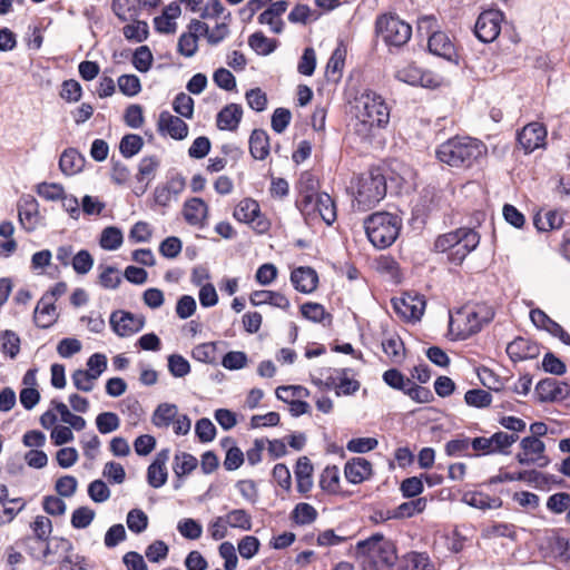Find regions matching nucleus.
Listing matches in <instances>:
<instances>
[{"mask_svg": "<svg viewBox=\"0 0 570 570\" xmlns=\"http://www.w3.org/2000/svg\"><path fill=\"white\" fill-rule=\"evenodd\" d=\"M487 154V146L475 138L453 137L441 144L436 157L441 163L456 168H470Z\"/></svg>", "mask_w": 570, "mask_h": 570, "instance_id": "obj_1", "label": "nucleus"}, {"mask_svg": "<svg viewBox=\"0 0 570 570\" xmlns=\"http://www.w3.org/2000/svg\"><path fill=\"white\" fill-rule=\"evenodd\" d=\"M493 317L494 311L490 305L468 304L450 314L449 330L456 340H465L480 332Z\"/></svg>", "mask_w": 570, "mask_h": 570, "instance_id": "obj_2", "label": "nucleus"}, {"mask_svg": "<svg viewBox=\"0 0 570 570\" xmlns=\"http://www.w3.org/2000/svg\"><path fill=\"white\" fill-rule=\"evenodd\" d=\"M356 131L367 136L372 128H383L389 124L390 109L384 99L373 92L362 94L355 100Z\"/></svg>", "mask_w": 570, "mask_h": 570, "instance_id": "obj_3", "label": "nucleus"}, {"mask_svg": "<svg viewBox=\"0 0 570 570\" xmlns=\"http://www.w3.org/2000/svg\"><path fill=\"white\" fill-rule=\"evenodd\" d=\"M357 553L364 557L368 570H393L396 560V549L391 540L382 534H373L356 546Z\"/></svg>", "mask_w": 570, "mask_h": 570, "instance_id": "obj_4", "label": "nucleus"}, {"mask_svg": "<svg viewBox=\"0 0 570 570\" xmlns=\"http://www.w3.org/2000/svg\"><path fill=\"white\" fill-rule=\"evenodd\" d=\"M364 228L373 246L385 249L397 239L402 228V219L396 214L376 212L365 218Z\"/></svg>", "mask_w": 570, "mask_h": 570, "instance_id": "obj_5", "label": "nucleus"}, {"mask_svg": "<svg viewBox=\"0 0 570 570\" xmlns=\"http://www.w3.org/2000/svg\"><path fill=\"white\" fill-rule=\"evenodd\" d=\"M353 207L360 212H366L377 205L386 195V180L381 169L372 168L361 174L353 187Z\"/></svg>", "mask_w": 570, "mask_h": 570, "instance_id": "obj_6", "label": "nucleus"}, {"mask_svg": "<svg viewBox=\"0 0 570 570\" xmlns=\"http://www.w3.org/2000/svg\"><path fill=\"white\" fill-rule=\"evenodd\" d=\"M480 243V235L472 228L461 227L440 235L434 242V249L440 253L449 252V259L461 264Z\"/></svg>", "mask_w": 570, "mask_h": 570, "instance_id": "obj_7", "label": "nucleus"}, {"mask_svg": "<svg viewBox=\"0 0 570 570\" xmlns=\"http://www.w3.org/2000/svg\"><path fill=\"white\" fill-rule=\"evenodd\" d=\"M376 31L389 46L401 47L412 35L409 23L393 14H383L376 20Z\"/></svg>", "mask_w": 570, "mask_h": 570, "instance_id": "obj_8", "label": "nucleus"}, {"mask_svg": "<svg viewBox=\"0 0 570 570\" xmlns=\"http://www.w3.org/2000/svg\"><path fill=\"white\" fill-rule=\"evenodd\" d=\"M314 178L309 173H304L299 180V194L296 198L295 206L305 217V220L316 218V209L318 204V195L314 191Z\"/></svg>", "mask_w": 570, "mask_h": 570, "instance_id": "obj_9", "label": "nucleus"}, {"mask_svg": "<svg viewBox=\"0 0 570 570\" xmlns=\"http://www.w3.org/2000/svg\"><path fill=\"white\" fill-rule=\"evenodd\" d=\"M145 322V316L121 309L112 312L109 318L112 331L121 337L138 333L144 328Z\"/></svg>", "mask_w": 570, "mask_h": 570, "instance_id": "obj_10", "label": "nucleus"}, {"mask_svg": "<svg viewBox=\"0 0 570 570\" xmlns=\"http://www.w3.org/2000/svg\"><path fill=\"white\" fill-rule=\"evenodd\" d=\"M521 452L515 455L520 464H538L543 468L548 465L549 459L544 455L546 445L534 436H525L520 442Z\"/></svg>", "mask_w": 570, "mask_h": 570, "instance_id": "obj_11", "label": "nucleus"}, {"mask_svg": "<svg viewBox=\"0 0 570 570\" xmlns=\"http://www.w3.org/2000/svg\"><path fill=\"white\" fill-rule=\"evenodd\" d=\"M503 16L499 10L483 11L474 26V33L482 42H492L498 38L501 30Z\"/></svg>", "mask_w": 570, "mask_h": 570, "instance_id": "obj_12", "label": "nucleus"}, {"mask_svg": "<svg viewBox=\"0 0 570 570\" xmlns=\"http://www.w3.org/2000/svg\"><path fill=\"white\" fill-rule=\"evenodd\" d=\"M18 217L22 228L31 233L43 224L38 200L31 195L22 196L18 202Z\"/></svg>", "mask_w": 570, "mask_h": 570, "instance_id": "obj_13", "label": "nucleus"}, {"mask_svg": "<svg viewBox=\"0 0 570 570\" xmlns=\"http://www.w3.org/2000/svg\"><path fill=\"white\" fill-rule=\"evenodd\" d=\"M547 129L541 122H530L518 132V141L530 154L546 146Z\"/></svg>", "mask_w": 570, "mask_h": 570, "instance_id": "obj_14", "label": "nucleus"}, {"mask_svg": "<svg viewBox=\"0 0 570 570\" xmlns=\"http://www.w3.org/2000/svg\"><path fill=\"white\" fill-rule=\"evenodd\" d=\"M394 311L407 321H419L425 309L422 296L405 294L403 297L392 299Z\"/></svg>", "mask_w": 570, "mask_h": 570, "instance_id": "obj_15", "label": "nucleus"}, {"mask_svg": "<svg viewBox=\"0 0 570 570\" xmlns=\"http://www.w3.org/2000/svg\"><path fill=\"white\" fill-rule=\"evenodd\" d=\"M181 213L188 225L203 228L207 224L209 207L204 199L193 197L184 203Z\"/></svg>", "mask_w": 570, "mask_h": 570, "instance_id": "obj_16", "label": "nucleus"}, {"mask_svg": "<svg viewBox=\"0 0 570 570\" xmlns=\"http://www.w3.org/2000/svg\"><path fill=\"white\" fill-rule=\"evenodd\" d=\"M396 78L411 86H421L424 88H434L439 85L438 79L432 72L424 71L414 65H409L397 70Z\"/></svg>", "mask_w": 570, "mask_h": 570, "instance_id": "obj_17", "label": "nucleus"}, {"mask_svg": "<svg viewBox=\"0 0 570 570\" xmlns=\"http://www.w3.org/2000/svg\"><path fill=\"white\" fill-rule=\"evenodd\" d=\"M158 131L169 135L173 139L181 140L188 135V125L181 118L164 110L159 115Z\"/></svg>", "mask_w": 570, "mask_h": 570, "instance_id": "obj_18", "label": "nucleus"}, {"mask_svg": "<svg viewBox=\"0 0 570 570\" xmlns=\"http://www.w3.org/2000/svg\"><path fill=\"white\" fill-rule=\"evenodd\" d=\"M535 390L543 402L561 401L570 395V386L567 383L558 382L556 379L541 380Z\"/></svg>", "mask_w": 570, "mask_h": 570, "instance_id": "obj_19", "label": "nucleus"}, {"mask_svg": "<svg viewBox=\"0 0 570 570\" xmlns=\"http://www.w3.org/2000/svg\"><path fill=\"white\" fill-rule=\"evenodd\" d=\"M168 460V449H164L156 454L155 460L147 469V482L150 487L158 489L167 482L168 472L166 463Z\"/></svg>", "mask_w": 570, "mask_h": 570, "instance_id": "obj_20", "label": "nucleus"}, {"mask_svg": "<svg viewBox=\"0 0 570 570\" xmlns=\"http://www.w3.org/2000/svg\"><path fill=\"white\" fill-rule=\"evenodd\" d=\"M233 216L240 223L257 222V227L261 232H264L267 228V223L259 219L261 209L258 203L252 198L240 200L236 206Z\"/></svg>", "mask_w": 570, "mask_h": 570, "instance_id": "obj_21", "label": "nucleus"}, {"mask_svg": "<svg viewBox=\"0 0 570 570\" xmlns=\"http://www.w3.org/2000/svg\"><path fill=\"white\" fill-rule=\"evenodd\" d=\"M538 344L524 337H517L507 346V354L513 362H520L528 358H534L539 355Z\"/></svg>", "mask_w": 570, "mask_h": 570, "instance_id": "obj_22", "label": "nucleus"}, {"mask_svg": "<svg viewBox=\"0 0 570 570\" xmlns=\"http://www.w3.org/2000/svg\"><path fill=\"white\" fill-rule=\"evenodd\" d=\"M57 320L58 313L55 302L50 298V295H43L35 308V324L40 328H49Z\"/></svg>", "mask_w": 570, "mask_h": 570, "instance_id": "obj_23", "label": "nucleus"}, {"mask_svg": "<svg viewBox=\"0 0 570 570\" xmlns=\"http://www.w3.org/2000/svg\"><path fill=\"white\" fill-rule=\"evenodd\" d=\"M288 3L279 0L271 3V6L258 16L261 24H268L274 33H281L284 29L282 16L286 12Z\"/></svg>", "mask_w": 570, "mask_h": 570, "instance_id": "obj_24", "label": "nucleus"}, {"mask_svg": "<svg viewBox=\"0 0 570 570\" xmlns=\"http://www.w3.org/2000/svg\"><path fill=\"white\" fill-rule=\"evenodd\" d=\"M291 282L298 292L309 294L316 289L318 276L312 267L301 266L291 273Z\"/></svg>", "mask_w": 570, "mask_h": 570, "instance_id": "obj_25", "label": "nucleus"}, {"mask_svg": "<svg viewBox=\"0 0 570 570\" xmlns=\"http://www.w3.org/2000/svg\"><path fill=\"white\" fill-rule=\"evenodd\" d=\"M344 474L350 483L358 484L372 474V464L364 458H353L344 466Z\"/></svg>", "mask_w": 570, "mask_h": 570, "instance_id": "obj_26", "label": "nucleus"}, {"mask_svg": "<svg viewBox=\"0 0 570 570\" xmlns=\"http://www.w3.org/2000/svg\"><path fill=\"white\" fill-rule=\"evenodd\" d=\"M249 302L254 306L269 304L274 307L287 311L291 307L289 299L279 292L259 289L254 291L249 296Z\"/></svg>", "mask_w": 570, "mask_h": 570, "instance_id": "obj_27", "label": "nucleus"}, {"mask_svg": "<svg viewBox=\"0 0 570 570\" xmlns=\"http://www.w3.org/2000/svg\"><path fill=\"white\" fill-rule=\"evenodd\" d=\"M243 117V108L238 104L226 105L216 117L220 130H236Z\"/></svg>", "mask_w": 570, "mask_h": 570, "instance_id": "obj_28", "label": "nucleus"}, {"mask_svg": "<svg viewBox=\"0 0 570 570\" xmlns=\"http://www.w3.org/2000/svg\"><path fill=\"white\" fill-rule=\"evenodd\" d=\"M428 47L431 53L451 60L455 55L454 45L446 33L434 31L429 37Z\"/></svg>", "mask_w": 570, "mask_h": 570, "instance_id": "obj_29", "label": "nucleus"}, {"mask_svg": "<svg viewBox=\"0 0 570 570\" xmlns=\"http://www.w3.org/2000/svg\"><path fill=\"white\" fill-rule=\"evenodd\" d=\"M313 465L307 456H301L295 466L296 488L299 493H307L313 487Z\"/></svg>", "mask_w": 570, "mask_h": 570, "instance_id": "obj_30", "label": "nucleus"}, {"mask_svg": "<svg viewBox=\"0 0 570 570\" xmlns=\"http://www.w3.org/2000/svg\"><path fill=\"white\" fill-rule=\"evenodd\" d=\"M249 151L258 160H264L269 155V137L265 130H253L249 137Z\"/></svg>", "mask_w": 570, "mask_h": 570, "instance_id": "obj_31", "label": "nucleus"}, {"mask_svg": "<svg viewBox=\"0 0 570 570\" xmlns=\"http://www.w3.org/2000/svg\"><path fill=\"white\" fill-rule=\"evenodd\" d=\"M85 157L75 148L66 149L59 159V167L66 175H73L82 169Z\"/></svg>", "mask_w": 570, "mask_h": 570, "instance_id": "obj_32", "label": "nucleus"}, {"mask_svg": "<svg viewBox=\"0 0 570 570\" xmlns=\"http://www.w3.org/2000/svg\"><path fill=\"white\" fill-rule=\"evenodd\" d=\"M399 570H434V566L426 553L410 552L401 559Z\"/></svg>", "mask_w": 570, "mask_h": 570, "instance_id": "obj_33", "label": "nucleus"}, {"mask_svg": "<svg viewBox=\"0 0 570 570\" xmlns=\"http://www.w3.org/2000/svg\"><path fill=\"white\" fill-rule=\"evenodd\" d=\"M463 502L480 510L498 509L502 504L499 498H492L482 492H466L463 495Z\"/></svg>", "mask_w": 570, "mask_h": 570, "instance_id": "obj_34", "label": "nucleus"}, {"mask_svg": "<svg viewBox=\"0 0 570 570\" xmlns=\"http://www.w3.org/2000/svg\"><path fill=\"white\" fill-rule=\"evenodd\" d=\"M178 409L175 404L161 403L154 411L151 422L157 428H168L177 416Z\"/></svg>", "mask_w": 570, "mask_h": 570, "instance_id": "obj_35", "label": "nucleus"}, {"mask_svg": "<svg viewBox=\"0 0 570 570\" xmlns=\"http://www.w3.org/2000/svg\"><path fill=\"white\" fill-rule=\"evenodd\" d=\"M30 528L32 530L33 538L28 537L23 540L24 542H29L31 540H36L38 542L49 541L52 532V522L49 518L45 515H37L35 521L30 524Z\"/></svg>", "mask_w": 570, "mask_h": 570, "instance_id": "obj_36", "label": "nucleus"}, {"mask_svg": "<svg viewBox=\"0 0 570 570\" xmlns=\"http://www.w3.org/2000/svg\"><path fill=\"white\" fill-rule=\"evenodd\" d=\"M159 166L160 159L157 156L142 157L138 165V173L136 175L137 181L142 183L146 180L150 183L155 178Z\"/></svg>", "mask_w": 570, "mask_h": 570, "instance_id": "obj_37", "label": "nucleus"}, {"mask_svg": "<svg viewBox=\"0 0 570 570\" xmlns=\"http://www.w3.org/2000/svg\"><path fill=\"white\" fill-rule=\"evenodd\" d=\"M124 242V235L120 228L108 226L102 229L99 238V245L106 250L118 249Z\"/></svg>", "mask_w": 570, "mask_h": 570, "instance_id": "obj_38", "label": "nucleus"}, {"mask_svg": "<svg viewBox=\"0 0 570 570\" xmlns=\"http://www.w3.org/2000/svg\"><path fill=\"white\" fill-rule=\"evenodd\" d=\"M543 474L535 471H520V472H502L491 480V482H513V481H528L537 483L543 479Z\"/></svg>", "mask_w": 570, "mask_h": 570, "instance_id": "obj_39", "label": "nucleus"}, {"mask_svg": "<svg viewBox=\"0 0 570 570\" xmlns=\"http://www.w3.org/2000/svg\"><path fill=\"white\" fill-rule=\"evenodd\" d=\"M318 513L316 509L305 502L297 503L291 513V519L298 525H306L313 523Z\"/></svg>", "mask_w": 570, "mask_h": 570, "instance_id": "obj_40", "label": "nucleus"}, {"mask_svg": "<svg viewBox=\"0 0 570 570\" xmlns=\"http://www.w3.org/2000/svg\"><path fill=\"white\" fill-rule=\"evenodd\" d=\"M197 459L186 452H181L175 455V462L173 470L177 479H181L185 475L190 474L197 468Z\"/></svg>", "mask_w": 570, "mask_h": 570, "instance_id": "obj_41", "label": "nucleus"}, {"mask_svg": "<svg viewBox=\"0 0 570 570\" xmlns=\"http://www.w3.org/2000/svg\"><path fill=\"white\" fill-rule=\"evenodd\" d=\"M321 217L327 225H332L336 219V208L334 200L326 193L318 195V204L316 209V217Z\"/></svg>", "mask_w": 570, "mask_h": 570, "instance_id": "obj_42", "label": "nucleus"}, {"mask_svg": "<svg viewBox=\"0 0 570 570\" xmlns=\"http://www.w3.org/2000/svg\"><path fill=\"white\" fill-rule=\"evenodd\" d=\"M426 507L424 498L406 501L396 507L391 515L394 519L411 518L416 513L422 512Z\"/></svg>", "mask_w": 570, "mask_h": 570, "instance_id": "obj_43", "label": "nucleus"}, {"mask_svg": "<svg viewBox=\"0 0 570 570\" xmlns=\"http://www.w3.org/2000/svg\"><path fill=\"white\" fill-rule=\"evenodd\" d=\"M248 45L256 53L263 56H267L276 49V40L267 38L262 31L250 35Z\"/></svg>", "mask_w": 570, "mask_h": 570, "instance_id": "obj_44", "label": "nucleus"}, {"mask_svg": "<svg viewBox=\"0 0 570 570\" xmlns=\"http://www.w3.org/2000/svg\"><path fill=\"white\" fill-rule=\"evenodd\" d=\"M228 527L249 531L252 529V515L244 509H234L225 514Z\"/></svg>", "mask_w": 570, "mask_h": 570, "instance_id": "obj_45", "label": "nucleus"}, {"mask_svg": "<svg viewBox=\"0 0 570 570\" xmlns=\"http://www.w3.org/2000/svg\"><path fill=\"white\" fill-rule=\"evenodd\" d=\"M348 368H340L335 370V374H337L338 384L336 386V395H352L360 390V382L354 379H350L347 376Z\"/></svg>", "mask_w": 570, "mask_h": 570, "instance_id": "obj_46", "label": "nucleus"}, {"mask_svg": "<svg viewBox=\"0 0 570 570\" xmlns=\"http://www.w3.org/2000/svg\"><path fill=\"white\" fill-rule=\"evenodd\" d=\"M144 146V139L136 134L125 135L119 144V151L125 158H131L137 155Z\"/></svg>", "mask_w": 570, "mask_h": 570, "instance_id": "obj_47", "label": "nucleus"}, {"mask_svg": "<svg viewBox=\"0 0 570 570\" xmlns=\"http://www.w3.org/2000/svg\"><path fill=\"white\" fill-rule=\"evenodd\" d=\"M52 405L61 416V421L70 425L76 431H81L86 428V420L82 416L72 414L68 406L59 401H52Z\"/></svg>", "mask_w": 570, "mask_h": 570, "instance_id": "obj_48", "label": "nucleus"}, {"mask_svg": "<svg viewBox=\"0 0 570 570\" xmlns=\"http://www.w3.org/2000/svg\"><path fill=\"white\" fill-rule=\"evenodd\" d=\"M1 352L10 358H14L20 352V338L12 331H4L0 334Z\"/></svg>", "mask_w": 570, "mask_h": 570, "instance_id": "obj_49", "label": "nucleus"}, {"mask_svg": "<svg viewBox=\"0 0 570 570\" xmlns=\"http://www.w3.org/2000/svg\"><path fill=\"white\" fill-rule=\"evenodd\" d=\"M99 284L107 289H115L121 283L119 271L114 266H99Z\"/></svg>", "mask_w": 570, "mask_h": 570, "instance_id": "obj_50", "label": "nucleus"}, {"mask_svg": "<svg viewBox=\"0 0 570 570\" xmlns=\"http://www.w3.org/2000/svg\"><path fill=\"white\" fill-rule=\"evenodd\" d=\"M338 483H340L338 468L335 465L326 466L321 474L320 487L327 492L335 493L338 489Z\"/></svg>", "mask_w": 570, "mask_h": 570, "instance_id": "obj_51", "label": "nucleus"}, {"mask_svg": "<svg viewBox=\"0 0 570 570\" xmlns=\"http://www.w3.org/2000/svg\"><path fill=\"white\" fill-rule=\"evenodd\" d=\"M193 357L203 363H216L217 347L215 343H203L195 346L191 351Z\"/></svg>", "mask_w": 570, "mask_h": 570, "instance_id": "obj_52", "label": "nucleus"}, {"mask_svg": "<svg viewBox=\"0 0 570 570\" xmlns=\"http://www.w3.org/2000/svg\"><path fill=\"white\" fill-rule=\"evenodd\" d=\"M96 425L101 434H108L118 430L120 420L114 412H102L96 417Z\"/></svg>", "mask_w": 570, "mask_h": 570, "instance_id": "obj_53", "label": "nucleus"}, {"mask_svg": "<svg viewBox=\"0 0 570 570\" xmlns=\"http://www.w3.org/2000/svg\"><path fill=\"white\" fill-rule=\"evenodd\" d=\"M37 194L46 200H60L63 196L65 188L57 183H40L36 186Z\"/></svg>", "mask_w": 570, "mask_h": 570, "instance_id": "obj_54", "label": "nucleus"}, {"mask_svg": "<svg viewBox=\"0 0 570 570\" xmlns=\"http://www.w3.org/2000/svg\"><path fill=\"white\" fill-rule=\"evenodd\" d=\"M301 313L305 318L315 323H321L325 318H331V315L326 313L324 306L318 303H304L301 306Z\"/></svg>", "mask_w": 570, "mask_h": 570, "instance_id": "obj_55", "label": "nucleus"}, {"mask_svg": "<svg viewBox=\"0 0 570 570\" xmlns=\"http://www.w3.org/2000/svg\"><path fill=\"white\" fill-rule=\"evenodd\" d=\"M464 401L470 406L482 409V407H487V406H489L491 404L492 396L485 390L473 389V390H469L465 393Z\"/></svg>", "mask_w": 570, "mask_h": 570, "instance_id": "obj_56", "label": "nucleus"}, {"mask_svg": "<svg viewBox=\"0 0 570 570\" xmlns=\"http://www.w3.org/2000/svg\"><path fill=\"white\" fill-rule=\"evenodd\" d=\"M127 525L134 533H141L148 527V517L140 509H132L127 514Z\"/></svg>", "mask_w": 570, "mask_h": 570, "instance_id": "obj_57", "label": "nucleus"}, {"mask_svg": "<svg viewBox=\"0 0 570 570\" xmlns=\"http://www.w3.org/2000/svg\"><path fill=\"white\" fill-rule=\"evenodd\" d=\"M570 508V494L558 492L550 495L547 500V509L556 514H561Z\"/></svg>", "mask_w": 570, "mask_h": 570, "instance_id": "obj_58", "label": "nucleus"}, {"mask_svg": "<svg viewBox=\"0 0 570 570\" xmlns=\"http://www.w3.org/2000/svg\"><path fill=\"white\" fill-rule=\"evenodd\" d=\"M173 108L181 117L190 119L194 115V100L185 92H179L173 101Z\"/></svg>", "mask_w": 570, "mask_h": 570, "instance_id": "obj_59", "label": "nucleus"}, {"mask_svg": "<svg viewBox=\"0 0 570 570\" xmlns=\"http://www.w3.org/2000/svg\"><path fill=\"white\" fill-rule=\"evenodd\" d=\"M71 380L77 390L90 392L98 379H96L91 372H87L86 370H76L71 375Z\"/></svg>", "mask_w": 570, "mask_h": 570, "instance_id": "obj_60", "label": "nucleus"}, {"mask_svg": "<svg viewBox=\"0 0 570 570\" xmlns=\"http://www.w3.org/2000/svg\"><path fill=\"white\" fill-rule=\"evenodd\" d=\"M153 55L147 46L137 48L132 56V65L140 72H147L153 63Z\"/></svg>", "mask_w": 570, "mask_h": 570, "instance_id": "obj_61", "label": "nucleus"}, {"mask_svg": "<svg viewBox=\"0 0 570 570\" xmlns=\"http://www.w3.org/2000/svg\"><path fill=\"white\" fill-rule=\"evenodd\" d=\"M177 529L184 538L189 540H197L202 537L203 533L202 524L190 518L179 521Z\"/></svg>", "mask_w": 570, "mask_h": 570, "instance_id": "obj_62", "label": "nucleus"}, {"mask_svg": "<svg viewBox=\"0 0 570 570\" xmlns=\"http://www.w3.org/2000/svg\"><path fill=\"white\" fill-rule=\"evenodd\" d=\"M95 511L88 507L77 508L71 514V525L75 529H85L95 519Z\"/></svg>", "mask_w": 570, "mask_h": 570, "instance_id": "obj_63", "label": "nucleus"}, {"mask_svg": "<svg viewBox=\"0 0 570 570\" xmlns=\"http://www.w3.org/2000/svg\"><path fill=\"white\" fill-rule=\"evenodd\" d=\"M168 370L175 377H184L190 372L189 362L179 354L168 356Z\"/></svg>", "mask_w": 570, "mask_h": 570, "instance_id": "obj_64", "label": "nucleus"}]
</instances>
